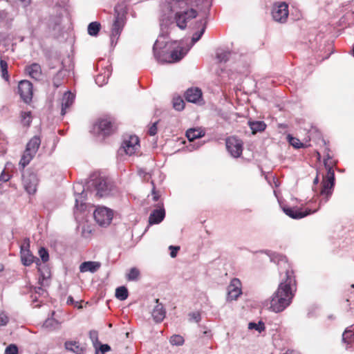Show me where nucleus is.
<instances>
[{
  "label": "nucleus",
  "instance_id": "8fccbe9b",
  "mask_svg": "<svg viewBox=\"0 0 354 354\" xmlns=\"http://www.w3.org/2000/svg\"><path fill=\"white\" fill-rule=\"evenodd\" d=\"M157 124H158V122H154L149 127L148 133L150 136H155L157 133V131H158Z\"/></svg>",
  "mask_w": 354,
  "mask_h": 354
},
{
  "label": "nucleus",
  "instance_id": "aec40b11",
  "mask_svg": "<svg viewBox=\"0 0 354 354\" xmlns=\"http://www.w3.org/2000/svg\"><path fill=\"white\" fill-rule=\"evenodd\" d=\"M75 95L71 91H66L61 100V114L64 115L66 113L67 109H69L73 104Z\"/></svg>",
  "mask_w": 354,
  "mask_h": 354
},
{
  "label": "nucleus",
  "instance_id": "9b49d317",
  "mask_svg": "<svg viewBox=\"0 0 354 354\" xmlns=\"http://www.w3.org/2000/svg\"><path fill=\"white\" fill-rule=\"evenodd\" d=\"M272 15L274 21L283 23L288 17V6L285 2H279L274 4Z\"/></svg>",
  "mask_w": 354,
  "mask_h": 354
},
{
  "label": "nucleus",
  "instance_id": "b1692460",
  "mask_svg": "<svg viewBox=\"0 0 354 354\" xmlns=\"http://www.w3.org/2000/svg\"><path fill=\"white\" fill-rule=\"evenodd\" d=\"M55 314V311L51 312L50 317H48L44 321L42 325L43 328L47 329L48 330H54L60 327L61 323L53 317Z\"/></svg>",
  "mask_w": 354,
  "mask_h": 354
},
{
  "label": "nucleus",
  "instance_id": "a19ab883",
  "mask_svg": "<svg viewBox=\"0 0 354 354\" xmlns=\"http://www.w3.org/2000/svg\"><path fill=\"white\" fill-rule=\"evenodd\" d=\"M170 343L175 346H181L184 343V338L180 335H174L170 337Z\"/></svg>",
  "mask_w": 354,
  "mask_h": 354
},
{
  "label": "nucleus",
  "instance_id": "c85d7f7f",
  "mask_svg": "<svg viewBox=\"0 0 354 354\" xmlns=\"http://www.w3.org/2000/svg\"><path fill=\"white\" fill-rule=\"evenodd\" d=\"M196 26H197L198 28H200V30L198 32H196L192 38V44H194L196 42H197L202 37V35L204 34L205 29H206V21L205 19H200L196 23Z\"/></svg>",
  "mask_w": 354,
  "mask_h": 354
},
{
  "label": "nucleus",
  "instance_id": "864d4df0",
  "mask_svg": "<svg viewBox=\"0 0 354 354\" xmlns=\"http://www.w3.org/2000/svg\"><path fill=\"white\" fill-rule=\"evenodd\" d=\"M110 350L111 347L108 344H102L98 351L104 354L105 352L109 351Z\"/></svg>",
  "mask_w": 354,
  "mask_h": 354
},
{
  "label": "nucleus",
  "instance_id": "423d86ee",
  "mask_svg": "<svg viewBox=\"0 0 354 354\" xmlns=\"http://www.w3.org/2000/svg\"><path fill=\"white\" fill-rule=\"evenodd\" d=\"M140 148L139 138L136 136H129L124 138L122 146L119 150L120 154L125 153L129 156H132Z\"/></svg>",
  "mask_w": 354,
  "mask_h": 354
},
{
  "label": "nucleus",
  "instance_id": "58836bf2",
  "mask_svg": "<svg viewBox=\"0 0 354 354\" xmlns=\"http://www.w3.org/2000/svg\"><path fill=\"white\" fill-rule=\"evenodd\" d=\"M287 139L290 145H291L295 149H299L304 146L303 143L301 142L298 138H295L290 134L287 136Z\"/></svg>",
  "mask_w": 354,
  "mask_h": 354
},
{
  "label": "nucleus",
  "instance_id": "c03bdc74",
  "mask_svg": "<svg viewBox=\"0 0 354 354\" xmlns=\"http://www.w3.org/2000/svg\"><path fill=\"white\" fill-rule=\"evenodd\" d=\"M189 322L198 323L201 320V313L198 312H193L189 314Z\"/></svg>",
  "mask_w": 354,
  "mask_h": 354
},
{
  "label": "nucleus",
  "instance_id": "72a5a7b5",
  "mask_svg": "<svg viewBox=\"0 0 354 354\" xmlns=\"http://www.w3.org/2000/svg\"><path fill=\"white\" fill-rule=\"evenodd\" d=\"M100 29V24L98 22H91L88 26V33L91 36H96Z\"/></svg>",
  "mask_w": 354,
  "mask_h": 354
},
{
  "label": "nucleus",
  "instance_id": "4468645a",
  "mask_svg": "<svg viewBox=\"0 0 354 354\" xmlns=\"http://www.w3.org/2000/svg\"><path fill=\"white\" fill-rule=\"evenodd\" d=\"M19 93L21 98L26 103L32 98V84L28 80H21L18 86Z\"/></svg>",
  "mask_w": 354,
  "mask_h": 354
},
{
  "label": "nucleus",
  "instance_id": "39448f33",
  "mask_svg": "<svg viewBox=\"0 0 354 354\" xmlns=\"http://www.w3.org/2000/svg\"><path fill=\"white\" fill-rule=\"evenodd\" d=\"M40 144L41 140L39 136H34L27 143L26 150L19 162V165L21 166L22 169H24V167L30 163L31 160L35 156Z\"/></svg>",
  "mask_w": 354,
  "mask_h": 354
},
{
  "label": "nucleus",
  "instance_id": "5701e85b",
  "mask_svg": "<svg viewBox=\"0 0 354 354\" xmlns=\"http://www.w3.org/2000/svg\"><path fill=\"white\" fill-rule=\"evenodd\" d=\"M36 264L37 266L38 271L41 274L39 279V283L40 285H43L44 281L50 277V272L48 267L45 265H42L39 259H37Z\"/></svg>",
  "mask_w": 354,
  "mask_h": 354
},
{
  "label": "nucleus",
  "instance_id": "dca6fc26",
  "mask_svg": "<svg viewBox=\"0 0 354 354\" xmlns=\"http://www.w3.org/2000/svg\"><path fill=\"white\" fill-rule=\"evenodd\" d=\"M241 294V283L237 278L231 280L227 287V299L230 300H235Z\"/></svg>",
  "mask_w": 354,
  "mask_h": 354
},
{
  "label": "nucleus",
  "instance_id": "37998d69",
  "mask_svg": "<svg viewBox=\"0 0 354 354\" xmlns=\"http://www.w3.org/2000/svg\"><path fill=\"white\" fill-rule=\"evenodd\" d=\"M39 255L43 263L47 262L49 259L48 252L44 248H41L39 250Z\"/></svg>",
  "mask_w": 354,
  "mask_h": 354
},
{
  "label": "nucleus",
  "instance_id": "603ef678",
  "mask_svg": "<svg viewBox=\"0 0 354 354\" xmlns=\"http://www.w3.org/2000/svg\"><path fill=\"white\" fill-rule=\"evenodd\" d=\"M151 184L153 185L152 192H151V194H152V196H153V199L154 201H157L159 199L160 195L156 192V187L154 186V184H153V181L151 182Z\"/></svg>",
  "mask_w": 354,
  "mask_h": 354
},
{
  "label": "nucleus",
  "instance_id": "a211bd4d",
  "mask_svg": "<svg viewBox=\"0 0 354 354\" xmlns=\"http://www.w3.org/2000/svg\"><path fill=\"white\" fill-rule=\"evenodd\" d=\"M94 130L102 135H109L112 132L111 122L107 119L100 120L94 126Z\"/></svg>",
  "mask_w": 354,
  "mask_h": 354
},
{
  "label": "nucleus",
  "instance_id": "a878e982",
  "mask_svg": "<svg viewBox=\"0 0 354 354\" xmlns=\"http://www.w3.org/2000/svg\"><path fill=\"white\" fill-rule=\"evenodd\" d=\"M100 268V263L96 261H85L80 266L81 272H95Z\"/></svg>",
  "mask_w": 354,
  "mask_h": 354
},
{
  "label": "nucleus",
  "instance_id": "ea45409f",
  "mask_svg": "<svg viewBox=\"0 0 354 354\" xmlns=\"http://www.w3.org/2000/svg\"><path fill=\"white\" fill-rule=\"evenodd\" d=\"M248 328L250 330L254 329L259 333H261L265 330V325L261 321L259 322L257 324L254 322H250L248 324Z\"/></svg>",
  "mask_w": 354,
  "mask_h": 354
},
{
  "label": "nucleus",
  "instance_id": "f03ea898",
  "mask_svg": "<svg viewBox=\"0 0 354 354\" xmlns=\"http://www.w3.org/2000/svg\"><path fill=\"white\" fill-rule=\"evenodd\" d=\"M165 6L170 12H176L174 21L181 30L198 15V10L206 12L212 6L210 0H168Z\"/></svg>",
  "mask_w": 354,
  "mask_h": 354
},
{
  "label": "nucleus",
  "instance_id": "7ed1b4c3",
  "mask_svg": "<svg viewBox=\"0 0 354 354\" xmlns=\"http://www.w3.org/2000/svg\"><path fill=\"white\" fill-rule=\"evenodd\" d=\"M162 35L155 42L153 50L156 59L161 63H173L180 61L189 51V48H185L181 45L172 46L176 44V41L169 43L161 41Z\"/></svg>",
  "mask_w": 354,
  "mask_h": 354
},
{
  "label": "nucleus",
  "instance_id": "c756f323",
  "mask_svg": "<svg viewBox=\"0 0 354 354\" xmlns=\"http://www.w3.org/2000/svg\"><path fill=\"white\" fill-rule=\"evenodd\" d=\"M111 74V69L109 66H106L103 73L98 74L95 77V83L102 86L106 84Z\"/></svg>",
  "mask_w": 354,
  "mask_h": 354
},
{
  "label": "nucleus",
  "instance_id": "473e14b6",
  "mask_svg": "<svg viewBox=\"0 0 354 354\" xmlns=\"http://www.w3.org/2000/svg\"><path fill=\"white\" fill-rule=\"evenodd\" d=\"M128 290L124 286H120L116 288L115 290V297L120 300L124 301L128 297Z\"/></svg>",
  "mask_w": 354,
  "mask_h": 354
},
{
  "label": "nucleus",
  "instance_id": "412c9836",
  "mask_svg": "<svg viewBox=\"0 0 354 354\" xmlns=\"http://www.w3.org/2000/svg\"><path fill=\"white\" fill-rule=\"evenodd\" d=\"M185 99L192 103H196L202 99V91L198 88H191L185 94Z\"/></svg>",
  "mask_w": 354,
  "mask_h": 354
},
{
  "label": "nucleus",
  "instance_id": "6e6552de",
  "mask_svg": "<svg viewBox=\"0 0 354 354\" xmlns=\"http://www.w3.org/2000/svg\"><path fill=\"white\" fill-rule=\"evenodd\" d=\"M93 216L100 225L107 226L113 219V212L107 207H99L95 210Z\"/></svg>",
  "mask_w": 354,
  "mask_h": 354
},
{
  "label": "nucleus",
  "instance_id": "79ce46f5",
  "mask_svg": "<svg viewBox=\"0 0 354 354\" xmlns=\"http://www.w3.org/2000/svg\"><path fill=\"white\" fill-rule=\"evenodd\" d=\"M173 106L177 111H182L185 106V102L180 97L174 98Z\"/></svg>",
  "mask_w": 354,
  "mask_h": 354
},
{
  "label": "nucleus",
  "instance_id": "7c9ffc66",
  "mask_svg": "<svg viewBox=\"0 0 354 354\" xmlns=\"http://www.w3.org/2000/svg\"><path fill=\"white\" fill-rule=\"evenodd\" d=\"M248 124L254 134L264 131L266 127V124L263 121L249 122Z\"/></svg>",
  "mask_w": 354,
  "mask_h": 354
},
{
  "label": "nucleus",
  "instance_id": "13d9d810",
  "mask_svg": "<svg viewBox=\"0 0 354 354\" xmlns=\"http://www.w3.org/2000/svg\"><path fill=\"white\" fill-rule=\"evenodd\" d=\"M20 1L24 3L25 6H26L30 3V0H20Z\"/></svg>",
  "mask_w": 354,
  "mask_h": 354
},
{
  "label": "nucleus",
  "instance_id": "de8ad7c7",
  "mask_svg": "<svg viewBox=\"0 0 354 354\" xmlns=\"http://www.w3.org/2000/svg\"><path fill=\"white\" fill-rule=\"evenodd\" d=\"M84 194V190H82V193L79 194V196L75 198V208L77 210H83L84 204L81 202L80 204H79L80 199L82 198V194Z\"/></svg>",
  "mask_w": 354,
  "mask_h": 354
},
{
  "label": "nucleus",
  "instance_id": "5fc2aeb1",
  "mask_svg": "<svg viewBox=\"0 0 354 354\" xmlns=\"http://www.w3.org/2000/svg\"><path fill=\"white\" fill-rule=\"evenodd\" d=\"M10 179V177L8 175L5 174L3 171L0 176V181L7 182Z\"/></svg>",
  "mask_w": 354,
  "mask_h": 354
},
{
  "label": "nucleus",
  "instance_id": "e433bc0d",
  "mask_svg": "<svg viewBox=\"0 0 354 354\" xmlns=\"http://www.w3.org/2000/svg\"><path fill=\"white\" fill-rule=\"evenodd\" d=\"M140 271L136 268H132L127 274V279L129 281H137L138 279Z\"/></svg>",
  "mask_w": 354,
  "mask_h": 354
},
{
  "label": "nucleus",
  "instance_id": "2f4dec72",
  "mask_svg": "<svg viewBox=\"0 0 354 354\" xmlns=\"http://www.w3.org/2000/svg\"><path fill=\"white\" fill-rule=\"evenodd\" d=\"M205 133L198 129H189L186 132V136L189 141L203 137Z\"/></svg>",
  "mask_w": 354,
  "mask_h": 354
},
{
  "label": "nucleus",
  "instance_id": "680f3d73",
  "mask_svg": "<svg viewBox=\"0 0 354 354\" xmlns=\"http://www.w3.org/2000/svg\"><path fill=\"white\" fill-rule=\"evenodd\" d=\"M318 180H318V177H316V178H315V180H314V183H318Z\"/></svg>",
  "mask_w": 354,
  "mask_h": 354
},
{
  "label": "nucleus",
  "instance_id": "bb28decb",
  "mask_svg": "<svg viewBox=\"0 0 354 354\" xmlns=\"http://www.w3.org/2000/svg\"><path fill=\"white\" fill-rule=\"evenodd\" d=\"M342 342L351 347L354 346V326L348 327L342 335ZM348 346H346V348Z\"/></svg>",
  "mask_w": 354,
  "mask_h": 354
},
{
  "label": "nucleus",
  "instance_id": "6ab92c4d",
  "mask_svg": "<svg viewBox=\"0 0 354 354\" xmlns=\"http://www.w3.org/2000/svg\"><path fill=\"white\" fill-rule=\"evenodd\" d=\"M156 305L154 306L151 315L153 319V320L157 322L160 323L162 322V320L165 319L166 315V310L163 306V305L160 303H159V299H156Z\"/></svg>",
  "mask_w": 354,
  "mask_h": 354
},
{
  "label": "nucleus",
  "instance_id": "e2e57ef3",
  "mask_svg": "<svg viewBox=\"0 0 354 354\" xmlns=\"http://www.w3.org/2000/svg\"><path fill=\"white\" fill-rule=\"evenodd\" d=\"M95 354H104L102 353L99 352L98 351H96Z\"/></svg>",
  "mask_w": 354,
  "mask_h": 354
},
{
  "label": "nucleus",
  "instance_id": "20e7f679",
  "mask_svg": "<svg viewBox=\"0 0 354 354\" xmlns=\"http://www.w3.org/2000/svg\"><path fill=\"white\" fill-rule=\"evenodd\" d=\"M114 10L115 19L112 26L111 35V45H115L117 44L124 25L125 19V12L121 6H115Z\"/></svg>",
  "mask_w": 354,
  "mask_h": 354
},
{
  "label": "nucleus",
  "instance_id": "6e6d98bb",
  "mask_svg": "<svg viewBox=\"0 0 354 354\" xmlns=\"http://www.w3.org/2000/svg\"><path fill=\"white\" fill-rule=\"evenodd\" d=\"M283 354H299L298 352L297 351H287L286 353H283Z\"/></svg>",
  "mask_w": 354,
  "mask_h": 354
},
{
  "label": "nucleus",
  "instance_id": "49530a36",
  "mask_svg": "<svg viewBox=\"0 0 354 354\" xmlns=\"http://www.w3.org/2000/svg\"><path fill=\"white\" fill-rule=\"evenodd\" d=\"M18 348L15 344H10L6 347L5 350V354H17Z\"/></svg>",
  "mask_w": 354,
  "mask_h": 354
},
{
  "label": "nucleus",
  "instance_id": "ddd939ff",
  "mask_svg": "<svg viewBox=\"0 0 354 354\" xmlns=\"http://www.w3.org/2000/svg\"><path fill=\"white\" fill-rule=\"evenodd\" d=\"M41 285L38 287H34L30 289V297L32 299V305L34 308H37L44 302V299L48 295L47 291Z\"/></svg>",
  "mask_w": 354,
  "mask_h": 354
},
{
  "label": "nucleus",
  "instance_id": "f3484780",
  "mask_svg": "<svg viewBox=\"0 0 354 354\" xmlns=\"http://www.w3.org/2000/svg\"><path fill=\"white\" fill-rule=\"evenodd\" d=\"M283 211L287 216L294 219L302 218L311 213L310 209H306L304 211L301 208L286 206L283 207Z\"/></svg>",
  "mask_w": 354,
  "mask_h": 354
},
{
  "label": "nucleus",
  "instance_id": "4be33fe9",
  "mask_svg": "<svg viewBox=\"0 0 354 354\" xmlns=\"http://www.w3.org/2000/svg\"><path fill=\"white\" fill-rule=\"evenodd\" d=\"M165 216V211L163 207L154 209L150 214L149 222L151 225L160 223Z\"/></svg>",
  "mask_w": 354,
  "mask_h": 354
},
{
  "label": "nucleus",
  "instance_id": "cd10ccee",
  "mask_svg": "<svg viewBox=\"0 0 354 354\" xmlns=\"http://www.w3.org/2000/svg\"><path fill=\"white\" fill-rule=\"evenodd\" d=\"M66 350L70 351L75 354H84V348L76 341H67L64 344Z\"/></svg>",
  "mask_w": 354,
  "mask_h": 354
},
{
  "label": "nucleus",
  "instance_id": "9d476101",
  "mask_svg": "<svg viewBox=\"0 0 354 354\" xmlns=\"http://www.w3.org/2000/svg\"><path fill=\"white\" fill-rule=\"evenodd\" d=\"M39 179L35 173L27 171L23 174V185L25 190L29 194H34L37 191Z\"/></svg>",
  "mask_w": 354,
  "mask_h": 354
},
{
  "label": "nucleus",
  "instance_id": "a18cd8bd",
  "mask_svg": "<svg viewBox=\"0 0 354 354\" xmlns=\"http://www.w3.org/2000/svg\"><path fill=\"white\" fill-rule=\"evenodd\" d=\"M9 321V318L5 312L0 310V326H6Z\"/></svg>",
  "mask_w": 354,
  "mask_h": 354
},
{
  "label": "nucleus",
  "instance_id": "f8f14e48",
  "mask_svg": "<svg viewBox=\"0 0 354 354\" xmlns=\"http://www.w3.org/2000/svg\"><path fill=\"white\" fill-rule=\"evenodd\" d=\"M226 147L234 158H238L242 154L243 142L236 137H230L226 140Z\"/></svg>",
  "mask_w": 354,
  "mask_h": 354
},
{
  "label": "nucleus",
  "instance_id": "4d7b16f0",
  "mask_svg": "<svg viewBox=\"0 0 354 354\" xmlns=\"http://www.w3.org/2000/svg\"><path fill=\"white\" fill-rule=\"evenodd\" d=\"M73 299L71 296L68 297V298L67 299V304H73Z\"/></svg>",
  "mask_w": 354,
  "mask_h": 354
},
{
  "label": "nucleus",
  "instance_id": "f257e3e1",
  "mask_svg": "<svg viewBox=\"0 0 354 354\" xmlns=\"http://www.w3.org/2000/svg\"><path fill=\"white\" fill-rule=\"evenodd\" d=\"M276 258H277V264L279 268L283 267L285 269L286 279L280 283L277 291L267 301V306L270 305L268 308L270 310L280 313L284 310L292 301L294 296L292 287L295 286V280L286 258L281 255H277Z\"/></svg>",
  "mask_w": 354,
  "mask_h": 354
},
{
  "label": "nucleus",
  "instance_id": "1a4fd4ad",
  "mask_svg": "<svg viewBox=\"0 0 354 354\" xmlns=\"http://www.w3.org/2000/svg\"><path fill=\"white\" fill-rule=\"evenodd\" d=\"M93 185L96 190V195L100 198L108 196L113 188L112 183L103 177L95 179Z\"/></svg>",
  "mask_w": 354,
  "mask_h": 354
},
{
  "label": "nucleus",
  "instance_id": "393cba45",
  "mask_svg": "<svg viewBox=\"0 0 354 354\" xmlns=\"http://www.w3.org/2000/svg\"><path fill=\"white\" fill-rule=\"evenodd\" d=\"M26 73L35 80H39L41 77V68L39 64L33 63L26 68Z\"/></svg>",
  "mask_w": 354,
  "mask_h": 354
},
{
  "label": "nucleus",
  "instance_id": "bf43d9fd",
  "mask_svg": "<svg viewBox=\"0 0 354 354\" xmlns=\"http://www.w3.org/2000/svg\"><path fill=\"white\" fill-rule=\"evenodd\" d=\"M3 269H4L3 266L1 263H0V272H2L3 270Z\"/></svg>",
  "mask_w": 354,
  "mask_h": 354
},
{
  "label": "nucleus",
  "instance_id": "f704fd0d",
  "mask_svg": "<svg viewBox=\"0 0 354 354\" xmlns=\"http://www.w3.org/2000/svg\"><path fill=\"white\" fill-rule=\"evenodd\" d=\"M231 53L229 50H220L216 53V58L220 62H226L230 57Z\"/></svg>",
  "mask_w": 354,
  "mask_h": 354
},
{
  "label": "nucleus",
  "instance_id": "4c0bfd02",
  "mask_svg": "<svg viewBox=\"0 0 354 354\" xmlns=\"http://www.w3.org/2000/svg\"><path fill=\"white\" fill-rule=\"evenodd\" d=\"M21 122L25 126H29L31 123V112L30 111H22L21 113Z\"/></svg>",
  "mask_w": 354,
  "mask_h": 354
},
{
  "label": "nucleus",
  "instance_id": "3c124183",
  "mask_svg": "<svg viewBox=\"0 0 354 354\" xmlns=\"http://www.w3.org/2000/svg\"><path fill=\"white\" fill-rule=\"evenodd\" d=\"M89 336L92 342L95 344L98 341V334L95 330H91L89 333Z\"/></svg>",
  "mask_w": 354,
  "mask_h": 354
},
{
  "label": "nucleus",
  "instance_id": "09e8293b",
  "mask_svg": "<svg viewBox=\"0 0 354 354\" xmlns=\"http://www.w3.org/2000/svg\"><path fill=\"white\" fill-rule=\"evenodd\" d=\"M170 250V256L172 258H175L177 255L178 252L180 250V246L170 245L169 247Z\"/></svg>",
  "mask_w": 354,
  "mask_h": 354
},
{
  "label": "nucleus",
  "instance_id": "c9c22d12",
  "mask_svg": "<svg viewBox=\"0 0 354 354\" xmlns=\"http://www.w3.org/2000/svg\"><path fill=\"white\" fill-rule=\"evenodd\" d=\"M0 68L1 71V77L6 82L9 81V75L8 72V64L5 60H0Z\"/></svg>",
  "mask_w": 354,
  "mask_h": 354
},
{
  "label": "nucleus",
  "instance_id": "052dcab7",
  "mask_svg": "<svg viewBox=\"0 0 354 354\" xmlns=\"http://www.w3.org/2000/svg\"><path fill=\"white\" fill-rule=\"evenodd\" d=\"M53 82H54V85L56 86V87H58L59 84H56V82H55V77L54 78L53 80Z\"/></svg>",
  "mask_w": 354,
  "mask_h": 354
},
{
  "label": "nucleus",
  "instance_id": "2eb2a0df",
  "mask_svg": "<svg viewBox=\"0 0 354 354\" xmlns=\"http://www.w3.org/2000/svg\"><path fill=\"white\" fill-rule=\"evenodd\" d=\"M21 261L24 266H29L33 262L36 263L37 259L29 250V241H25L24 243L20 248Z\"/></svg>",
  "mask_w": 354,
  "mask_h": 354
},
{
  "label": "nucleus",
  "instance_id": "0eeeda50",
  "mask_svg": "<svg viewBox=\"0 0 354 354\" xmlns=\"http://www.w3.org/2000/svg\"><path fill=\"white\" fill-rule=\"evenodd\" d=\"M335 173L330 167H327V174L322 182V189L321 194L326 196L325 203H326L332 194V189L334 186Z\"/></svg>",
  "mask_w": 354,
  "mask_h": 354
}]
</instances>
